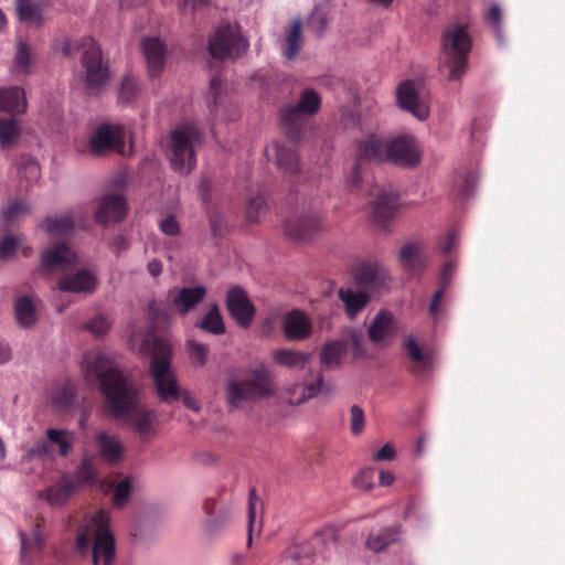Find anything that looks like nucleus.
<instances>
[{
	"mask_svg": "<svg viewBox=\"0 0 565 565\" xmlns=\"http://www.w3.org/2000/svg\"><path fill=\"white\" fill-rule=\"evenodd\" d=\"M83 371L86 380L98 385L110 416L128 425L142 441L157 434L154 423L158 412L141 403L140 387L127 376L104 352L85 358Z\"/></svg>",
	"mask_w": 565,
	"mask_h": 565,
	"instance_id": "1",
	"label": "nucleus"
},
{
	"mask_svg": "<svg viewBox=\"0 0 565 565\" xmlns=\"http://www.w3.org/2000/svg\"><path fill=\"white\" fill-rule=\"evenodd\" d=\"M151 354L149 373L159 399L162 403L170 404L182 399L184 406L195 413L201 411V406L193 399L188 391L181 390L177 376L171 365L172 349L168 341L160 337H153L151 341H146Z\"/></svg>",
	"mask_w": 565,
	"mask_h": 565,
	"instance_id": "2",
	"label": "nucleus"
},
{
	"mask_svg": "<svg viewBox=\"0 0 565 565\" xmlns=\"http://www.w3.org/2000/svg\"><path fill=\"white\" fill-rule=\"evenodd\" d=\"M472 40L467 26L460 23H450L441 35V65L448 70L449 81H459L469 65V53Z\"/></svg>",
	"mask_w": 565,
	"mask_h": 565,
	"instance_id": "3",
	"label": "nucleus"
},
{
	"mask_svg": "<svg viewBox=\"0 0 565 565\" xmlns=\"http://www.w3.org/2000/svg\"><path fill=\"white\" fill-rule=\"evenodd\" d=\"M321 106V97L311 87L305 88L296 105H286L280 110V122L287 138L297 143L307 132V124L303 116H313Z\"/></svg>",
	"mask_w": 565,
	"mask_h": 565,
	"instance_id": "4",
	"label": "nucleus"
},
{
	"mask_svg": "<svg viewBox=\"0 0 565 565\" xmlns=\"http://www.w3.org/2000/svg\"><path fill=\"white\" fill-rule=\"evenodd\" d=\"M76 551L81 555L90 554L93 565H113L115 561V537L103 523L77 533Z\"/></svg>",
	"mask_w": 565,
	"mask_h": 565,
	"instance_id": "5",
	"label": "nucleus"
},
{
	"mask_svg": "<svg viewBox=\"0 0 565 565\" xmlns=\"http://www.w3.org/2000/svg\"><path fill=\"white\" fill-rule=\"evenodd\" d=\"M203 134L195 125H184L170 135V163L181 174L190 173L196 164L194 147L201 145Z\"/></svg>",
	"mask_w": 565,
	"mask_h": 565,
	"instance_id": "6",
	"label": "nucleus"
},
{
	"mask_svg": "<svg viewBox=\"0 0 565 565\" xmlns=\"http://www.w3.org/2000/svg\"><path fill=\"white\" fill-rule=\"evenodd\" d=\"M81 49L85 93L88 96H97L109 82V66L104 62L102 50L93 39H84Z\"/></svg>",
	"mask_w": 565,
	"mask_h": 565,
	"instance_id": "7",
	"label": "nucleus"
},
{
	"mask_svg": "<svg viewBox=\"0 0 565 565\" xmlns=\"http://www.w3.org/2000/svg\"><path fill=\"white\" fill-rule=\"evenodd\" d=\"M249 47L248 40L244 36L242 28L237 23H221L209 39L207 50L210 55L218 61L234 62Z\"/></svg>",
	"mask_w": 565,
	"mask_h": 565,
	"instance_id": "8",
	"label": "nucleus"
},
{
	"mask_svg": "<svg viewBox=\"0 0 565 565\" xmlns=\"http://www.w3.org/2000/svg\"><path fill=\"white\" fill-rule=\"evenodd\" d=\"M225 398L230 409L242 408L247 403L267 398L271 395L270 387L257 381H247L231 376L225 382Z\"/></svg>",
	"mask_w": 565,
	"mask_h": 565,
	"instance_id": "9",
	"label": "nucleus"
},
{
	"mask_svg": "<svg viewBox=\"0 0 565 565\" xmlns=\"http://www.w3.org/2000/svg\"><path fill=\"white\" fill-rule=\"evenodd\" d=\"M206 103L210 115L214 120L233 121L238 117L237 107L227 95L226 88L223 86L222 78L218 75H214L210 81Z\"/></svg>",
	"mask_w": 565,
	"mask_h": 565,
	"instance_id": "10",
	"label": "nucleus"
},
{
	"mask_svg": "<svg viewBox=\"0 0 565 565\" xmlns=\"http://www.w3.org/2000/svg\"><path fill=\"white\" fill-rule=\"evenodd\" d=\"M420 151L413 136L404 134L387 138V162L412 168L419 163Z\"/></svg>",
	"mask_w": 565,
	"mask_h": 565,
	"instance_id": "11",
	"label": "nucleus"
},
{
	"mask_svg": "<svg viewBox=\"0 0 565 565\" xmlns=\"http://www.w3.org/2000/svg\"><path fill=\"white\" fill-rule=\"evenodd\" d=\"M225 306L230 317L239 328L247 329L250 327L256 308L247 292L241 286H232L228 288L225 297Z\"/></svg>",
	"mask_w": 565,
	"mask_h": 565,
	"instance_id": "12",
	"label": "nucleus"
},
{
	"mask_svg": "<svg viewBox=\"0 0 565 565\" xmlns=\"http://www.w3.org/2000/svg\"><path fill=\"white\" fill-rule=\"evenodd\" d=\"M286 236L295 242H306L320 230V217L316 211L295 212L284 223Z\"/></svg>",
	"mask_w": 565,
	"mask_h": 565,
	"instance_id": "13",
	"label": "nucleus"
},
{
	"mask_svg": "<svg viewBox=\"0 0 565 565\" xmlns=\"http://www.w3.org/2000/svg\"><path fill=\"white\" fill-rule=\"evenodd\" d=\"M89 150L94 156H100L108 150H119L125 145V131L117 124H100L90 136Z\"/></svg>",
	"mask_w": 565,
	"mask_h": 565,
	"instance_id": "14",
	"label": "nucleus"
},
{
	"mask_svg": "<svg viewBox=\"0 0 565 565\" xmlns=\"http://www.w3.org/2000/svg\"><path fill=\"white\" fill-rule=\"evenodd\" d=\"M396 98L399 107L411 113L418 120L424 121L429 116V104L424 96L419 94L414 81L402 82L396 92Z\"/></svg>",
	"mask_w": 565,
	"mask_h": 565,
	"instance_id": "15",
	"label": "nucleus"
},
{
	"mask_svg": "<svg viewBox=\"0 0 565 565\" xmlns=\"http://www.w3.org/2000/svg\"><path fill=\"white\" fill-rule=\"evenodd\" d=\"M355 284L364 289L382 290L388 288L391 280L387 268L379 262H361L354 273Z\"/></svg>",
	"mask_w": 565,
	"mask_h": 565,
	"instance_id": "16",
	"label": "nucleus"
},
{
	"mask_svg": "<svg viewBox=\"0 0 565 565\" xmlns=\"http://www.w3.org/2000/svg\"><path fill=\"white\" fill-rule=\"evenodd\" d=\"M370 207L373 223L380 227H385L386 223L395 217L399 207V196L391 186L382 188L371 202Z\"/></svg>",
	"mask_w": 565,
	"mask_h": 565,
	"instance_id": "17",
	"label": "nucleus"
},
{
	"mask_svg": "<svg viewBox=\"0 0 565 565\" xmlns=\"http://www.w3.org/2000/svg\"><path fill=\"white\" fill-rule=\"evenodd\" d=\"M281 330L287 340L302 341L311 335L312 322L302 310L294 309L285 313Z\"/></svg>",
	"mask_w": 565,
	"mask_h": 565,
	"instance_id": "18",
	"label": "nucleus"
},
{
	"mask_svg": "<svg viewBox=\"0 0 565 565\" xmlns=\"http://www.w3.org/2000/svg\"><path fill=\"white\" fill-rule=\"evenodd\" d=\"M126 214L127 202L125 198L120 194H107L95 212V221L103 226H107L110 223L121 222Z\"/></svg>",
	"mask_w": 565,
	"mask_h": 565,
	"instance_id": "19",
	"label": "nucleus"
},
{
	"mask_svg": "<svg viewBox=\"0 0 565 565\" xmlns=\"http://www.w3.org/2000/svg\"><path fill=\"white\" fill-rule=\"evenodd\" d=\"M99 457L109 466L119 463L125 456V448L118 435L105 430L95 435Z\"/></svg>",
	"mask_w": 565,
	"mask_h": 565,
	"instance_id": "20",
	"label": "nucleus"
},
{
	"mask_svg": "<svg viewBox=\"0 0 565 565\" xmlns=\"http://www.w3.org/2000/svg\"><path fill=\"white\" fill-rule=\"evenodd\" d=\"M76 260V254L63 242L41 253V267L45 271L66 268L75 264Z\"/></svg>",
	"mask_w": 565,
	"mask_h": 565,
	"instance_id": "21",
	"label": "nucleus"
},
{
	"mask_svg": "<svg viewBox=\"0 0 565 565\" xmlns=\"http://www.w3.org/2000/svg\"><path fill=\"white\" fill-rule=\"evenodd\" d=\"M141 50L147 62L150 77L161 74L166 64V45L159 38H143Z\"/></svg>",
	"mask_w": 565,
	"mask_h": 565,
	"instance_id": "22",
	"label": "nucleus"
},
{
	"mask_svg": "<svg viewBox=\"0 0 565 565\" xmlns=\"http://www.w3.org/2000/svg\"><path fill=\"white\" fill-rule=\"evenodd\" d=\"M96 276L88 269H79L75 274L65 275L57 282L62 291L73 294H92L97 287Z\"/></svg>",
	"mask_w": 565,
	"mask_h": 565,
	"instance_id": "23",
	"label": "nucleus"
},
{
	"mask_svg": "<svg viewBox=\"0 0 565 565\" xmlns=\"http://www.w3.org/2000/svg\"><path fill=\"white\" fill-rule=\"evenodd\" d=\"M273 150L277 167L290 179L297 177L299 172V158L297 151L278 141L273 142L271 147H266L265 153L269 157Z\"/></svg>",
	"mask_w": 565,
	"mask_h": 565,
	"instance_id": "24",
	"label": "nucleus"
},
{
	"mask_svg": "<svg viewBox=\"0 0 565 565\" xmlns=\"http://www.w3.org/2000/svg\"><path fill=\"white\" fill-rule=\"evenodd\" d=\"M206 296V288L202 285L193 287H182L179 290H170L169 297L172 305L181 315H185L194 309Z\"/></svg>",
	"mask_w": 565,
	"mask_h": 565,
	"instance_id": "25",
	"label": "nucleus"
},
{
	"mask_svg": "<svg viewBox=\"0 0 565 565\" xmlns=\"http://www.w3.org/2000/svg\"><path fill=\"white\" fill-rule=\"evenodd\" d=\"M396 321L388 310H380L367 328V337L374 344H380L388 335L396 333Z\"/></svg>",
	"mask_w": 565,
	"mask_h": 565,
	"instance_id": "26",
	"label": "nucleus"
},
{
	"mask_svg": "<svg viewBox=\"0 0 565 565\" xmlns=\"http://www.w3.org/2000/svg\"><path fill=\"white\" fill-rule=\"evenodd\" d=\"M359 160L387 162V138L371 135L358 145Z\"/></svg>",
	"mask_w": 565,
	"mask_h": 565,
	"instance_id": "27",
	"label": "nucleus"
},
{
	"mask_svg": "<svg viewBox=\"0 0 565 565\" xmlns=\"http://www.w3.org/2000/svg\"><path fill=\"white\" fill-rule=\"evenodd\" d=\"M75 212L70 210L57 216H46L39 227L51 236H66L75 231Z\"/></svg>",
	"mask_w": 565,
	"mask_h": 565,
	"instance_id": "28",
	"label": "nucleus"
},
{
	"mask_svg": "<svg viewBox=\"0 0 565 565\" xmlns=\"http://www.w3.org/2000/svg\"><path fill=\"white\" fill-rule=\"evenodd\" d=\"M398 262L404 270L412 275L420 273L426 265L425 255L420 246L415 243H407L401 247Z\"/></svg>",
	"mask_w": 565,
	"mask_h": 565,
	"instance_id": "29",
	"label": "nucleus"
},
{
	"mask_svg": "<svg viewBox=\"0 0 565 565\" xmlns=\"http://www.w3.org/2000/svg\"><path fill=\"white\" fill-rule=\"evenodd\" d=\"M348 352V343H344V340H329L327 341L319 353L321 364L329 369L333 370L341 365L342 358Z\"/></svg>",
	"mask_w": 565,
	"mask_h": 565,
	"instance_id": "30",
	"label": "nucleus"
},
{
	"mask_svg": "<svg viewBox=\"0 0 565 565\" xmlns=\"http://www.w3.org/2000/svg\"><path fill=\"white\" fill-rule=\"evenodd\" d=\"M26 109L25 93L22 87L11 86L0 88V110L20 114Z\"/></svg>",
	"mask_w": 565,
	"mask_h": 565,
	"instance_id": "31",
	"label": "nucleus"
},
{
	"mask_svg": "<svg viewBox=\"0 0 565 565\" xmlns=\"http://www.w3.org/2000/svg\"><path fill=\"white\" fill-rule=\"evenodd\" d=\"M339 298L343 302L345 313L350 319H354L370 302L369 294L351 288H341Z\"/></svg>",
	"mask_w": 565,
	"mask_h": 565,
	"instance_id": "32",
	"label": "nucleus"
},
{
	"mask_svg": "<svg viewBox=\"0 0 565 565\" xmlns=\"http://www.w3.org/2000/svg\"><path fill=\"white\" fill-rule=\"evenodd\" d=\"M195 328L213 334L222 335L226 332L225 322L217 303H212L206 313L195 322Z\"/></svg>",
	"mask_w": 565,
	"mask_h": 565,
	"instance_id": "33",
	"label": "nucleus"
},
{
	"mask_svg": "<svg viewBox=\"0 0 565 565\" xmlns=\"http://www.w3.org/2000/svg\"><path fill=\"white\" fill-rule=\"evenodd\" d=\"M14 316L18 324L22 328H31L38 322L36 309L29 296H19L13 305Z\"/></svg>",
	"mask_w": 565,
	"mask_h": 565,
	"instance_id": "34",
	"label": "nucleus"
},
{
	"mask_svg": "<svg viewBox=\"0 0 565 565\" xmlns=\"http://www.w3.org/2000/svg\"><path fill=\"white\" fill-rule=\"evenodd\" d=\"M15 10L21 22L41 25L43 22V4L38 0H17Z\"/></svg>",
	"mask_w": 565,
	"mask_h": 565,
	"instance_id": "35",
	"label": "nucleus"
},
{
	"mask_svg": "<svg viewBox=\"0 0 565 565\" xmlns=\"http://www.w3.org/2000/svg\"><path fill=\"white\" fill-rule=\"evenodd\" d=\"M76 490V483L63 477L58 483L45 490L44 498L52 505H63L71 499Z\"/></svg>",
	"mask_w": 565,
	"mask_h": 565,
	"instance_id": "36",
	"label": "nucleus"
},
{
	"mask_svg": "<svg viewBox=\"0 0 565 565\" xmlns=\"http://www.w3.org/2000/svg\"><path fill=\"white\" fill-rule=\"evenodd\" d=\"M399 525H392L380 530L377 533H371L365 542L369 550L381 552L391 543L399 539Z\"/></svg>",
	"mask_w": 565,
	"mask_h": 565,
	"instance_id": "37",
	"label": "nucleus"
},
{
	"mask_svg": "<svg viewBox=\"0 0 565 565\" xmlns=\"http://www.w3.org/2000/svg\"><path fill=\"white\" fill-rule=\"evenodd\" d=\"M34 62L35 53L33 49L25 41L19 40L13 60V73L15 75H28Z\"/></svg>",
	"mask_w": 565,
	"mask_h": 565,
	"instance_id": "38",
	"label": "nucleus"
},
{
	"mask_svg": "<svg viewBox=\"0 0 565 565\" xmlns=\"http://www.w3.org/2000/svg\"><path fill=\"white\" fill-rule=\"evenodd\" d=\"M309 359V354L289 349H277L273 352V361L276 364L290 369L305 367Z\"/></svg>",
	"mask_w": 565,
	"mask_h": 565,
	"instance_id": "39",
	"label": "nucleus"
},
{
	"mask_svg": "<svg viewBox=\"0 0 565 565\" xmlns=\"http://www.w3.org/2000/svg\"><path fill=\"white\" fill-rule=\"evenodd\" d=\"M407 355L418 365L413 370L416 375H424L429 371L430 361L419 348L413 335H407L403 342Z\"/></svg>",
	"mask_w": 565,
	"mask_h": 565,
	"instance_id": "40",
	"label": "nucleus"
},
{
	"mask_svg": "<svg viewBox=\"0 0 565 565\" xmlns=\"http://www.w3.org/2000/svg\"><path fill=\"white\" fill-rule=\"evenodd\" d=\"M301 41V21L294 20L284 40L285 49L282 55L286 60L291 61L297 56L300 51Z\"/></svg>",
	"mask_w": 565,
	"mask_h": 565,
	"instance_id": "41",
	"label": "nucleus"
},
{
	"mask_svg": "<svg viewBox=\"0 0 565 565\" xmlns=\"http://www.w3.org/2000/svg\"><path fill=\"white\" fill-rule=\"evenodd\" d=\"M141 92V85L137 77L128 74L124 76L118 88V103L122 106L137 102Z\"/></svg>",
	"mask_w": 565,
	"mask_h": 565,
	"instance_id": "42",
	"label": "nucleus"
},
{
	"mask_svg": "<svg viewBox=\"0 0 565 565\" xmlns=\"http://www.w3.org/2000/svg\"><path fill=\"white\" fill-rule=\"evenodd\" d=\"M134 477L128 476L118 482L111 483V501L115 508L121 509L129 502L134 489Z\"/></svg>",
	"mask_w": 565,
	"mask_h": 565,
	"instance_id": "43",
	"label": "nucleus"
},
{
	"mask_svg": "<svg viewBox=\"0 0 565 565\" xmlns=\"http://www.w3.org/2000/svg\"><path fill=\"white\" fill-rule=\"evenodd\" d=\"M20 136L19 122L15 118H0V148L11 147Z\"/></svg>",
	"mask_w": 565,
	"mask_h": 565,
	"instance_id": "44",
	"label": "nucleus"
},
{
	"mask_svg": "<svg viewBox=\"0 0 565 565\" xmlns=\"http://www.w3.org/2000/svg\"><path fill=\"white\" fill-rule=\"evenodd\" d=\"M479 180L478 172L475 170L468 171L465 175L460 177L458 181H456L454 189L457 196L461 200H468L475 193L477 183Z\"/></svg>",
	"mask_w": 565,
	"mask_h": 565,
	"instance_id": "45",
	"label": "nucleus"
},
{
	"mask_svg": "<svg viewBox=\"0 0 565 565\" xmlns=\"http://www.w3.org/2000/svg\"><path fill=\"white\" fill-rule=\"evenodd\" d=\"M52 448L50 446V441L46 438H41L35 441V444L29 448H26L22 455L23 461H32V460H46L52 456Z\"/></svg>",
	"mask_w": 565,
	"mask_h": 565,
	"instance_id": "46",
	"label": "nucleus"
},
{
	"mask_svg": "<svg viewBox=\"0 0 565 565\" xmlns=\"http://www.w3.org/2000/svg\"><path fill=\"white\" fill-rule=\"evenodd\" d=\"M329 23L328 12L324 7L316 6L307 20L308 29L320 36Z\"/></svg>",
	"mask_w": 565,
	"mask_h": 565,
	"instance_id": "47",
	"label": "nucleus"
},
{
	"mask_svg": "<svg viewBox=\"0 0 565 565\" xmlns=\"http://www.w3.org/2000/svg\"><path fill=\"white\" fill-rule=\"evenodd\" d=\"M68 431L57 428H49L46 430V437L50 441V446L56 445L58 447V454L62 457H66L72 449V441L67 438Z\"/></svg>",
	"mask_w": 565,
	"mask_h": 565,
	"instance_id": "48",
	"label": "nucleus"
},
{
	"mask_svg": "<svg viewBox=\"0 0 565 565\" xmlns=\"http://www.w3.org/2000/svg\"><path fill=\"white\" fill-rule=\"evenodd\" d=\"M329 392L330 387L324 383L322 374L318 373L315 380L306 382L302 385V397L298 399V403H302L320 394L326 395Z\"/></svg>",
	"mask_w": 565,
	"mask_h": 565,
	"instance_id": "49",
	"label": "nucleus"
},
{
	"mask_svg": "<svg viewBox=\"0 0 565 565\" xmlns=\"http://www.w3.org/2000/svg\"><path fill=\"white\" fill-rule=\"evenodd\" d=\"M20 542H21V556L24 557L26 551L35 548L41 550L44 544V535L42 530V524L36 523L35 527L32 532V537L28 539L26 534L22 531L19 532Z\"/></svg>",
	"mask_w": 565,
	"mask_h": 565,
	"instance_id": "50",
	"label": "nucleus"
},
{
	"mask_svg": "<svg viewBox=\"0 0 565 565\" xmlns=\"http://www.w3.org/2000/svg\"><path fill=\"white\" fill-rule=\"evenodd\" d=\"M342 340H344V343H348V350L350 349L352 351L354 359H361L366 355L363 335L361 332L350 329L342 333Z\"/></svg>",
	"mask_w": 565,
	"mask_h": 565,
	"instance_id": "51",
	"label": "nucleus"
},
{
	"mask_svg": "<svg viewBox=\"0 0 565 565\" xmlns=\"http://www.w3.org/2000/svg\"><path fill=\"white\" fill-rule=\"evenodd\" d=\"M268 209L267 200L262 193L250 196L247 202L246 217L250 223L259 220L260 214L265 213Z\"/></svg>",
	"mask_w": 565,
	"mask_h": 565,
	"instance_id": "52",
	"label": "nucleus"
},
{
	"mask_svg": "<svg viewBox=\"0 0 565 565\" xmlns=\"http://www.w3.org/2000/svg\"><path fill=\"white\" fill-rule=\"evenodd\" d=\"M75 477L82 483L95 482L96 471L94 467V458L92 456L85 455L82 457L81 462L75 470Z\"/></svg>",
	"mask_w": 565,
	"mask_h": 565,
	"instance_id": "53",
	"label": "nucleus"
},
{
	"mask_svg": "<svg viewBox=\"0 0 565 565\" xmlns=\"http://www.w3.org/2000/svg\"><path fill=\"white\" fill-rule=\"evenodd\" d=\"M375 469L366 467L361 469L352 480L353 487L362 491H370L374 488Z\"/></svg>",
	"mask_w": 565,
	"mask_h": 565,
	"instance_id": "54",
	"label": "nucleus"
},
{
	"mask_svg": "<svg viewBox=\"0 0 565 565\" xmlns=\"http://www.w3.org/2000/svg\"><path fill=\"white\" fill-rule=\"evenodd\" d=\"M186 347L190 358L195 365L203 366L206 363L209 347L194 340L186 341Z\"/></svg>",
	"mask_w": 565,
	"mask_h": 565,
	"instance_id": "55",
	"label": "nucleus"
},
{
	"mask_svg": "<svg viewBox=\"0 0 565 565\" xmlns=\"http://www.w3.org/2000/svg\"><path fill=\"white\" fill-rule=\"evenodd\" d=\"M20 241L14 235H7L0 239V259L9 260L17 254Z\"/></svg>",
	"mask_w": 565,
	"mask_h": 565,
	"instance_id": "56",
	"label": "nucleus"
},
{
	"mask_svg": "<svg viewBox=\"0 0 565 565\" xmlns=\"http://www.w3.org/2000/svg\"><path fill=\"white\" fill-rule=\"evenodd\" d=\"M109 328H110V322L103 315H98V316L94 317L93 319H90L89 321H87L84 324V329L89 331L95 337L105 335L108 332Z\"/></svg>",
	"mask_w": 565,
	"mask_h": 565,
	"instance_id": "57",
	"label": "nucleus"
},
{
	"mask_svg": "<svg viewBox=\"0 0 565 565\" xmlns=\"http://www.w3.org/2000/svg\"><path fill=\"white\" fill-rule=\"evenodd\" d=\"M365 415L359 405L350 407V430L354 436L360 435L364 430Z\"/></svg>",
	"mask_w": 565,
	"mask_h": 565,
	"instance_id": "58",
	"label": "nucleus"
},
{
	"mask_svg": "<svg viewBox=\"0 0 565 565\" xmlns=\"http://www.w3.org/2000/svg\"><path fill=\"white\" fill-rule=\"evenodd\" d=\"M29 212H30V206L26 203H24L22 201H17V202L9 204L2 211V217L7 222H12L21 214H26Z\"/></svg>",
	"mask_w": 565,
	"mask_h": 565,
	"instance_id": "59",
	"label": "nucleus"
},
{
	"mask_svg": "<svg viewBox=\"0 0 565 565\" xmlns=\"http://www.w3.org/2000/svg\"><path fill=\"white\" fill-rule=\"evenodd\" d=\"M76 399V393L72 384L62 385L55 394V402L61 406H71Z\"/></svg>",
	"mask_w": 565,
	"mask_h": 565,
	"instance_id": "60",
	"label": "nucleus"
},
{
	"mask_svg": "<svg viewBox=\"0 0 565 565\" xmlns=\"http://www.w3.org/2000/svg\"><path fill=\"white\" fill-rule=\"evenodd\" d=\"M459 244V236L456 231L451 230L446 235L440 236L437 241L438 249L444 254H449Z\"/></svg>",
	"mask_w": 565,
	"mask_h": 565,
	"instance_id": "61",
	"label": "nucleus"
},
{
	"mask_svg": "<svg viewBox=\"0 0 565 565\" xmlns=\"http://www.w3.org/2000/svg\"><path fill=\"white\" fill-rule=\"evenodd\" d=\"M262 503L260 499L256 495V490L254 488L249 491V498H248V523H249V530H248V545L252 544V533H253V526L256 518V504Z\"/></svg>",
	"mask_w": 565,
	"mask_h": 565,
	"instance_id": "62",
	"label": "nucleus"
},
{
	"mask_svg": "<svg viewBox=\"0 0 565 565\" xmlns=\"http://www.w3.org/2000/svg\"><path fill=\"white\" fill-rule=\"evenodd\" d=\"M160 231L168 236H177L180 233V224L173 214L167 215L159 221Z\"/></svg>",
	"mask_w": 565,
	"mask_h": 565,
	"instance_id": "63",
	"label": "nucleus"
},
{
	"mask_svg": "<svg viewBox=\"0 0 565 565\" xmlns=\"http://www.w3.org/2000/svg\"><path fill=\"white\" fill-rule=\"evenodd\" d=\"M446 290H447L446 287L439 285V288L434 292V295L431 297V301L428 307V313H429L430 318H433L435 321H437L439 318V313H440L439 303H440Z\"/></svg>",
	"mask_w": 565,
	"mask_h": 565,
	"instance_id": "64",
	"label": "nucleus"
}]
</instances>
